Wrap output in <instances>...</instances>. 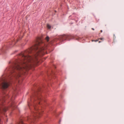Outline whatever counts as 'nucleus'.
Instances as JSON below:
<instances>
[{
  "instance_id": "obj_1",
  "label": "nucleus",
  "mask_w": 124,
  "mask_h": 124,
  "mask_svg": "<svg viewBox=\"0 0 124 124\" xmlns=\"http://www.w3.org/2000/svg\"><path fill=\"white\" fill-rule=\"evenodd\" d=\"M45 44L41 40L38 41L33 46L28 50L22 52L19 54L20 58L19 60L13 62L11 66L7 68L5 71L6 74L0 79V113L4 114L8 109V108L4 106L6 98L9 95L3 91L7 88L10 85V82L7 78L11 79L13 78L17 79L21 77V74L17 73L16 70L23 71V74L30 69L32 64L36 62H38L37 56L40 54H44V50L46 48L44 47Z\"/></svg>"
},
{
  "instance_id": "obj_2",
  "label": "nucleus",
  "mask_w": 124,
  "mask_h": 124,
  "mask_svg": "<svg viewBox=\"0 0 124 124\" xmlns=\"http://www.w3.org/2000/svg\"><path fill=\"white\" fill-rule=\"evenodd\" d=\"M41 91V89L39 88L38 89L37 91L35 92L34 96L35 97V98H34V100L36 101V100H38L39 101L42 100V97L41 96L40 92Z\"/></svg>"
},
{
  "instance_id": "obj_3",
  "label": "nucleus",
  "mask_w": 124,
  "mask_h": 124,
  "mask_svg": "<svg viewBox=\"0 0 124 124\" xmlns=\"http://www.w3.org/2000/svg\"><path fill=\"white\" fill-rule=\"evenodd\" d=\"M71 38V35H65L62 36L61 37V39L63 41L65 40L66 39H68L69 40H70V39Z\"/></svg>"
},
{
  "instance_id": "obj_4",
  "label": "nucleus",
  "mask_w": 124,
  "mask_h": 124,
  "mask_svg": "<svg viewBox=\"0 0 124 124\" xmlns=\"http://www.w3.org/2000/svg\"><path fill=\"white\" fill-rule=\"evenodd\" d=\"M15 102L14 101H12L11 103L10 106L12 108H14L15 107Z\"/></svg>"
},
{
  "instance_id": "obj_5",
  "label": "nucleus",
  "mask_w": 124,
  "mask_h": 124,
  "mask_svg": "<svg viewBox=\"0 0 124 124\" xmlns=\"http://www.w3.org/2000/svg\"><path fill=\"white\" fill-rule=\"evenodd\" d=\"M37 114L35 112H34L33 114H32V116L34 118H35L37 116Z\"/></svg>"
},
{
  "instance_id": "obj_6",
  "label": "nucleus",
  "mask_w": 124,
  "mask_h": 124,
  "mask_svg": "<svg viewBox=\"0 0 124 124\" xmlns=\"http://www.w3.org/2000/svg\"><path fill=\"white\" fill-rule=\"evenodd\" d=\"M23 124V121L22 120H21L17 124Z\"/></svg>"
},
{
  "instance_id": "obj_7",
  "label": "nucleus",
  "mask_w": 124,
  "mask_h": 124,
  "mask_svg": "<svg viewBox=\"0 0 124 124\" xmlns=\"http://www.w3.org/2000/svg\"><path fill=\"white\" fill-rule=\"evenodd\" d=\"M47 28L48 29H50L51 27V26L49 24H47Z\"/></svg>"
},
{
  "instance_id": "obj_8",
  "label": "nucleus",
  "mask_w": 124,
  "mask_h": 124,
  "mask_svg": "<svg viewBox=\"0 0 124 124\" xmlns=\"http://www.w3.org/2000/svg\"><path fill=\"white\" fill-rule=\"evenodd\" d=\"M49 37L48 36H47L46 37V40H47V41H49Z\"/></svg>"
},
{
  "instance_id": "obj_9",
  "label": "nucleus",
  "mask_w": 124,
  "mask_h": 124,
  "mask_svg": "<svg viewBox=\"0 0 124 124\" xmlns=\"http://www.w3.org/2000/svg\"><path fill=\"white\" fill-rule=\"evenodd\" d=\"M34 109H35V110H38V108H36L35 107V105L34 106Z\"/></svg>"
},
{
  "instance_id": "obj_10",
  "label": "nucleus",
  "mask_w": 124,
  "mask_h": 124,
  "mask_svg": "<svg viewBox=\"0 0 124 124\" xmlns=\"http://www.w3.org/2000/svg\"><path fill=\"white\" fill-rule=\"evenodd\" d=\"M99 39H100L101 40H103L104 39V38H99Z\"/></svg>"
},
{
  "instance_id": "obj_11",
  "label": "nucleus",
  "mask_w": 124,
  "mask_h": 124,
  "mask_svg": "<svg viewBox=\"0 0 124 124\" xmlns=\"http://www.w3.org/2000/svg\"><path fill=\"white\" fill-rule=\"evenodd\" d=\"M40 112H38V114H37V117H39V116H38V115H39L40 114Z\"/></svg>"
},
{
  "instance_id": "obj_12",
  "label": "nucleus",
  "mask_w": 124,
  "mask_h": 124,
  "mask_svg": "<svg viewBox=\"0 0 124 124\" xmlns=\"http://www.w3.org/2000/svg\"><path fill=\"white\" fill-rule=\"evenodd\" d=\"M98 40H99V39H97V40H94V41H95V42H97V41H98Z\"/></svg>"
},
{
  "instance_id": "obj_13",
  "label": "nucleus",
  "mask_w": 124,
  "mask_h": 124,
  "mask_svg": "<svg viewBox=\"0 0 124 124\" xmlns=\"http://www.w3.org/2000/svg\"><path fill=\"white\" fill-rule=\"evenodd\" d=\"M61 121V120H60V121H59V124H60Z\"/></svg>"
},
{
  "instance_id": "obj_14",
  "label": "nucleus",
  "mask_w": 124,
  "mask_h": 124,
  "mask_svg": "<svg viewBox=\"0 0 124 124\" xmlns=\"http://www.w3.org/2000/svg\"><path fill=\"white\" fill-rule=\"evenodd\" d=\"M102 32V30H101V32Z\"/></svg>"
},
{
  "instance_id": "obj_15",
  "label": "nucleus",
  "mask_w": 124,
  "mask_h": 124,
  "mask_svg": "<svg viewBox=\"0 0 124 124\" xmlns=\"http://www.w3.org/2000/svg\"><path fill=\"white\" fill-rule=\"evenodd\" d=\"M40 102H38V103L39 104H40Z\"/></svg>"
},
{
  "instance_id": "obj_16",
  "label": "nucleus",
  "mask_w": 124,
  "mask_h": 124,
  "mask_svg": "<svg viewBox=\"0 0 124 124\" xmlns=\"http://www.w3.org/2000/svg\"><path fill=\"white\" fill-rule=\"evenodd\" d=\"M92 29L93 30H94V28H92Z\"/></svg>"
},
{
  "instance_id": "obj_17",
  "label": "nucleus",
  "mask_w": 124,
  "mask_h": 124,
  "mask_svg": "<svg viewBox=\"0 0 124 124\" xmlns=\"http://www.w3.org/2000/svg\"><path fill=\"white\" fill-rule=\"evenodd\" d=\"M101 42V41H99V43H100Z\"/></svg>"
},
{
  "instance_id": "obj_18",
  "label": "nucleus",
  "mask_w": 124,
  "mask_h": 124,
  "mask_svg": "<svg viewBox=\"0 0 124 124\" xmlns=\"http://www.w3.org/2000/svg\"><path fill=\"white\" fill-rule=\"evenodd\" d=\"M94 40H92V41H94Z\"/></svg>"
},
{
  "instance_id": "obj_19",
  "label": "nucleus",
  "mask_w": 124,
  "mask_h": 124,
  "mask_svg": "<svg viewBox=\"0 0 124 124\" xmlns=\"http://www.w3.org/2000/svg\"><path fill=\"white\" fill-rule=\"evenodd\" d=\"M42 100L43 99H42Z\"/></svg>"
}]
</instances>
